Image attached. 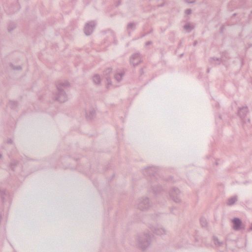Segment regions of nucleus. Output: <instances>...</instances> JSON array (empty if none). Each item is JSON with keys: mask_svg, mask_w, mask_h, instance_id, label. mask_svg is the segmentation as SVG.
<instances>
[{"mask_svg": "<svg viewBox=\"0 0 252 252\" xmlns=\"http://www.w3.org/2000/svg\"><path fill=\"white\" fill-rule=\"evenodd\" d=\"M236 201V199L235 198H231L228 201V203L229 204H232L233 203H234Z\"/></svg>", "mask_w": 252, "mask_h": 252, "instance_id": "f03ea898", "label": "nucleus"}, {"mask_svg": "<svg viewBox=\"0 0 252 252\" xmlns=\"http://www.w3.org/2000/svg\"><path fill=\"white\" fill-rule=\"evenodd\" d=\"M233 227L235 229H238L240 228L241 222L240 220L237 219H234L233 220Z\"/></svg>", "mask_w": 252, "mask_h": 252, "instance_id": "f257e3e1", "label": "nucleus"}]
</instances>
